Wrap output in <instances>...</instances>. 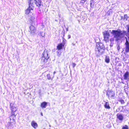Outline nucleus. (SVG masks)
<instances>
[{"label": "nucleus", "instance_id": "f257e3e1", "mask_svg": "<svg viewBox=\"0 0 129 129\" xmlns=\"http://www.w3.org/2000/svg\"><path fill=\"white\" fill-rule=\"evenodd\" d=\"M111 33L114 38H115V40L116 42L124 38L125 36L127 37L129 41V33L127 32L126 31L121 30L120 29H118L116 30H112Z\"/></svg>", "mask_w": 129, "mask_h": 129}, {"label": "nucleus", "instance_id": "f03ea898", "mask_svg": "<svg viewBox=\"0 0 129 129\" xmlns=\"http://www.w3.org/2000/svg\"><path fill=\"white\" fill-rule=\"evenodd\" d=\"M96 48L95 49V54L96 56H100L105 53V47L103 44L101 43L96 44Z\"/></svg>", "mask_w": 129, "mask_h": 129}, {"label": "nucleus", "instance_id": "7ed1b4c3", "mask_svg": "<svg viewBox=\"0 0 129 129\" xmlns=\"http://www.w3.org/2000/svg\"><path fill=\"white\" fill-rule=\"evenodd\" d=\"M50 56L48 54V52L46 49H45L42 53V59L41 60V63H44L46 62L47 60L49 57Z\"/></svg>", "mask_w": 129, "mask_h": 129}, {"label": "nucleus", "instance_id": "20e7f679", "mask_svg": "<svg viewBox=\"0 0 129 129\" xmlns=\"http://www.w3.org/2000/svg\"><path fill=\"white\" fill-rule=\"evenodd\" d=\"M111 30H105L103 32V34L104 36V40L106 42L108 41L109 40V37L110 36V32L112 34L111 32Z\"/></svg>", "mask_w": 129, "mask_h": 129}, {"label": "nucleus", "instance_id": "39448f33", "mask_svg": "<svg viewBox=\"0 0 129 129\" xmlns=\"http://www.w3.org/2000/svg\"><path fill=\"white\" fill-rule=\"evenodd\" d=\"M106 95L109 99H114L115 98V93L112 90H108L106 91Z\"/></svg>", "mask_w": 129, "mask_h": 129}, {"label": "nucleus", "instance_id": "423d86ee", "mask_svg": "<svg viewBox=\"0 0 129 129\" xmlns=\"http://www.w3.org/2000/svg\"><path fill=\"white\" fill-rule=\"evenodd\" d=\"M28 3L29 5V7L27 9L26 11V14H28L29 13H30V14L33 15V13L31 12H30V11L31 10H33V7L32 6V4L33 3V1L32 0H29L28 1Z\"/></svg>", "mask_w": 129, "mask_h": 129}, {"label": "nucleus", "instance_id": "0eeeda50", "mask_svg": "<svg viewBox=\"0 0 129 129\" xmlns=\"http://www.w3.org/2000/svg\"><path fill=\"white\" fill-rule=\"evenodd\" d=\"M10 107L12 111V113L13 114H14V112L17 110V107L14 103H10Z\"/></svg>", "mask_w": 129, "mask_h": 129}, {"label": "nucleus", "instance_id": "6e6552de", "mask_svg": "<svg viewBox=\"0 0 129 129\" xmlns=\"http://www.w3.org/2000/svg\"><path fill=\"white\" fill-rule=\"evenodd\" d=\"M116 118L119 121L122 122L124 119V115L122 114L118 113L116 115Z\"/></svg>", "mask_w": 129, "mask_h": 129}, {"label": "nucleus", "instance_id": "1a4fd4ad", "mask_svg": "<svg viewBox=\"0 0 129 129\" xmlns=\"http://www.w3.org/2000/svg\"><path fill=\"white\" fill-rule=\"evenodd\" d=\"M28 21L31 24H34L36 20L33 15L29 16Z\"/></svg>", "mask_w": 129, "mask_h": 129}, {"label": "nucleus", "instance_id": "9d476101", "mask_svg": "<svg viewBox=\"0 0 129 129\" xmlns=\"http://www.w3.org/2000/svg\"><path fill=\"white\" fill-rule=\"evenodd\" d=\"M36 31V29L35 27L33 26V24H31L30 26L29 27V31L31 34H33L35 33Z\"/></svg>", "mask_w": 129, "mask_h": 129}, {"label": "nucleus", "instance_id": "9b49d317", "mask_svg": "<svg viewBox=\"0 0 129 129\" xmlns=\"http://www.w3.org/2000/svg\"><path fill=\"white\" fill-rule=\"evenodd\" d=\"M15 115L14 114H12L10 117V122H13V123H15Z\"/></svg>", "mask_w": 129, "mask_h": 129}, {"label": "nucleus", "instance_id": "f8f14e48", "mask_svg": "<svg viewBox=\"0 0 129 129\" xmlns=\"http://www.w3.org/2000/svg\"><path fill=\"white\" fill-rule=\"evenodd\" d=\"M125 45V51L126 52H129V42L127 40H126Z\"/></svg>", "mask_w": 129, "mask_h": 129}, {"label": "nucleus", "instance_id": "ddd939ff", "mask_svg": "<svg viewBox=\"0 0 129 129\" xmlns=\"http://www.w3.org/2000/svg\"><path fill=\"white\" fill-rule=\"evenodd\" d=\"M123 79L124 80H128L129 79V72L127 71L123 75Z\"/></svg>", "mask_w": 129, "mask_h": 129}, {"label": "nucleus", "instance_id": "4468645a", "mask_svg": "<svg viewBox=\"0 0 129 129\" xmlns=\"http://www.w3.org/2000/svg\"><path fill=\"white\" fill-rule=\"evenodd\" d=\"M105 103L104 105V107L106 109H109L111 108L109 103L108 102L105 101Z\"/></svg>", "mask_w": 129, "mask_h": 129}, {"label": "nucleus", "instance_id": "2eb2a0df", "mask_svg": "<svg viewBox=\"0 0 129 129\" xmlns=\"http://www.w3.org/2000/svg\"><path fill=\"white\" fill-rule=\"evenodd\" d=\"M64 46L62 44V43H60L58 44L57 46V49L59 50H60L63 49Z\"/></svg>", "mask_w": 129, "mask_h": 129}, {"label": "nucleus", "instance_id": "dca6fc26", "mask_svg": "<svg viewBox=\"0 0 129 129\" xmlns=\"http://www.w3.org/2000/svg\"><path fill=\"white\" fill-rule=\"evenodd\" d=\"M48 103V102L45 101L42 102L41 103V107L42 108H46L47 106Z\"/></svg>", "mask_w": 129, "mask_h": 129}, {"label": "nucleus", "instance_id": "f3484780", "mask_svg": "<svg viewBox=\"0 0 129 129\" xmlns=\"http://www.w3.org/2000/svg\"><path fill=\"white\" fill-rule=\"evenodd\" d=\"M31 124L32 126L35 128H36L37 127V123L34 121H33L31 122Z\"/></svg>", "mask_w": 129, "mask_h": 129}, {"label": "nucleus", "instance_id": "a211bd4d", "mask_svg": "<svg viewBox=\"0 0 129 129\" xmlns=\"http://www.w3.org/2000/svg\"><path fill=\"white\" fill-rule=\"evenodd\" d=\"M46 77L48 80H52L54 78V76L53 75L52 76V75H50V74H48L47 75Z\"/></svg>", "mask_w": 129, "mask_h": 129}, {"label": "nucleus", "instance_id": "6ab92c4d", "mask_svg": "<svg viewBox=\"0 0 129 129\" xmlns=\"http://www.w3.org/2000/svg\"><path fill=\"white\" fill-rule=\"evenodd\" d=\"M105 62L107 63H109L110 62L109 57L107 55H105Z\"/></svg>", "mask_w": 129, "mask_h": 129}, {"label": "nucleus", "instance_id": "aec40b11", "mask_svg": "<svg viewBox=\"0 0 129 129\" xmlns=\"http://www.w3.org/2000/svg\"><path fill=\"white\" fill-rule=\"evenodd\" d=\"M123 109V107L122 106H119L118 108L116 109V112H118L120 111V112H121L123 111L122 110Z\"/></svg>", "mask_w": 129, "mask_h": 129}, {"label": "nucleus", "instance_id": "412c9836", "mask_svg": "<svg viewBox=\"0 0 129 129\" xmlns=\"http://www.w3.org/2000/svg\"><path fill=\"white\" fill-rule=\"evenodd\" d=\"M35 3L37 6L39 7L40 5V0H34Z\"/></svg>", "mask_w": 129, "mask_h": 129}, {"label": "nucleus", "instance_id": "4be33fe9", "mask_svg": "<svg viewBox=\"0 0 129 129\" xmlns=\"http://www.w3.org/2000/svg\"><path fill=\"white\" fill-rule=\"evenodd\" d=\"M94 2L93 0H91L90 1V5L91 8H93L94 4Z\"/></svg>", "mask_w": 129, "mask_h": 129}, {"label": "nucleus", "instance_id": "5701e85b", "mask_svg": "<svg viewBox=\"0 0 129 129\" xmlns=\"http://www.w3.org/2000/svg\"><path fill=\"white\" fill-rule=\"evenodd\" d=\"M118 101L119 102H120L121 104H124L125 103L124 100L122 99H119Z\"/></svg>", "mask_w": 129, "mask_h": 129}, {"label": "nucleus", "instance_id": "b1692460", "mask_svg": "<svg viewBox=\"0 0 129 129\" xmlns=\"http://www.w3.org/2000/svg\"><path fill=\"white\" fill-rule=\"evenodd\" d=\"M122 129H129V128L128 125H124L122 126Z\"/></svg>", "mask_w": 129, "mask_h": 129}, {"label": "nucleus", "instance_id": "393cba45", "mask_svg": "<svg viewBox=\"0 0 129 129\" xmlns=\"http://www.w3.org/2000/svg\"><path fill=\"white\" fill-rule=\"evenodd\" d=\"M15 124V123H13V122H10L9 124V126H10L11 127L13 128V127L14 125Z\"/></svg>", "mask_w": 129, "mask_h": 129}, {"label": "nucleus", "instance_id": "a878e982", "mask_svg": "<svg viewBox=\"0 0 129 129\" xmlns=\"http://www.w3.org/2000/svg\"><path fill=\"white\" fill-rule=\"evenodd\" d=\"M127 15L126 14H125L124 16V20L125 19V20H127V18H128Z\"/></svg>", "mask_w": 129, "mask_h": 129}, {"label": "nucleus", "instance_id": "bb28decb", "mask_svg": "<svg viewBox=\"0 0 129 129\" xmlns=\"http://www.w3.org/2000/svg\"><path fill=\"white\" fill-rule=\"evenodd\" d=\"M128 86H124V90L125 91L126 93H127V92H128L127 91V88L128 87Z\"/></svg>", "mask_w": 129, "mask_h": 129}, {"label": "nucleus", "instance_id": "cd10ccee", "mask_svg": "<svg viewBox=\"0 0 129 129\" xmlns=\"http://www.w3.org/2000/svg\"><path fill=\"white\" fill-rule=\"evenodd\" d=\"M114 38H111L110 39V42H112V43H113V42L114 41Z\"/></svg>", "mask_w": 129, "mask_h": 129}, {"label": "nucleus", "instance_id": "c85d7f7f", "mask_svg": "<svg viewBox=\"0 0 129 129\" xmlns=\"http://www.w3.org/2000/svg\"><path fill=\"white\" fill-rule=\"evenodd\" d=\"M76 64L75 63L73 62L72 63V66L73 68L74 69L75 67L76 66Z\"/></svg>", "mask_w": 129, "mask_h": 129}, {"label": "nucleus", "instance_id": "c756f323", "mask_svg": "<svg viewBox=\"0 0 129 129\" xmlns=\"http://www.w3.org/2000/svg\"><path fill=\"white\" fill-rule=\"evenodd\" d=\"M127 32L129 33V24L126 25Z\"/></svg>", "mask_w": 129, "mask_h": 129}, {"label": "nucleus", "instance_id": "7c9ffc66", "mask_svg": "<svg viewBox=\"0 0 129 129\" xmlns=\"http://www.w3.org/2000/svg\"><path fill=\"white\" fill-rule=\"evenodd\" d=\"M45 36V33H44L43 32H41V36L43 37H44Z\"/></svg>", "mask_w": 129, "mask_h": 129}, {"label": "nucleus", "instance_id": "2f4dec72", "mask_svg": "<svg viewBox=\"0 0 129 129\" xmlns=\"http://www.w3.org/2000/svg\"><path fill=\"white\" fill-rule=\"evenodd\" d=\"M87 0H81L80 3H81L83 4Z\"/></svg>", "mask_w": 129, "mask_h": 129}, {"label": "nucleus", "instance_id": "473e14b6", "mask_svg": "<svg viewBox=\"0 0 129 129\" xmlns=\"http://www.w3.org/2000/svg\"><path fill=\"white\" fill-rule=\"evenodd\" d=\"M120 48V46L119 45H118L117 47V49L118 51H119V50Z\"/></svg>", "mask_w": 129, "mask_h": 129}, {"label": "nucleus", "instance_id": "72a5a7b5", "mask_svg": "<svg viewBox=\"0 0 129 129\" xmlns=\"http://www.w3.org/2000/svg\"><path fill=\"white\" fill-rule=\"evenodd\" d=\"M66 41H62V43H62L63 45L64 46L66 44Z\"/></svg>", "mask_w": 129, "mask_h": 129}, {"label": "nucleus", "instance_id": "f704fd0d", "mask_svg": "<svg viewBox=\"0 0 129 129\" xmlns=\"http://www.w3.org/2000/svg\"><path fill=\"white\" fill-rule=\"evenodd\" d=\"M113 43L110 42V47H111L112 46H113Z\"/></svg>", "mask_w": 129, "mask_h": 129}, {"label": "nucleus", "instance_id": "c9c22d12", "mask_svg": "<svg viewBox=\"0 0 129 129\" xmlns=\"http://www.w3.org/2000/svg\"><path fill=\"white\" fill-rule=\"evenodd\" d=\"M63 33V37H64V35H64V34H65L64 30V29H63V31H62V33Z\"/></svg>", "mask_w": 129, "mask_h": 129}, {"label": "nucleus", "instance_id": "e433bc0d", "mask_svg": "<svg viewBox=\"0 0 129 129\" xmlns=\"http://www.w3.org/2000/svg\"><path fill=\"white\" fill-rule=\"evenodd\" d=\"M121 20H122V19H123L124 20V16H121Z\"/></svg>", "mask_w": 129, "mask_h": 129}, {"label": "nucleus", "instance_id": "4c0bfd02", "mask_svg": "<svg viewBox=\"0 0 129 129\" xmlns=\"http://www.w3.org/2000/svg\"><path fill=\"white\" fill-rule=\"evenodd\" d=\"M123 60L124 61H125L126 60V59L125 57H123Z\"/></svg>", "mask_w": 129, "mask_h": 129}, {"label": "nucleus", "instance_id": "58836bf2", "mask_svg": "<svg viewBox=\"0 0 129 129\" xmlns=\"http://www.w3.org/2000/svg\"><path fill=\"white\" fill-rule=\"evenodd\" d=\"M71 38V36L70 35H68V39H70Z\"/></svg>", "mask_w": 129, "mask_h": 129}, {"label": "nucleus", "instance_id": "ea45409f", "mask_svg": "<svg viewBox=\"0 0 129 129\" xmlns=\"http://www.w3.org/2000/svg\"><path fill=\"white\" fill-rule=\"evenodd\" d=\"M66 41V40L63 37H62V41Z\"/></svg>", "mask_w": 129, "mask_h": 129}, {"label": "nucleus", "instance_id": "a19ab883", "mask_svg": "<svg viewBox=\"0 0 129 129\" xmlns=\"http://www.w3.org/2000/svg\"><path fill=\"white\" fill-rule=\"evenodd\" d=\"M56 73V72L55 71H54L53 72V75H54V74Z\"/></svg>", "mask_w": 129, "mask_h": 129}, {"label": "nucleus", "instance_id": "79ce46f5", "mask_svg": "<svg viewBox=\"0 0 129 129\" xmlns=\"http://www.w3.org/2000/svg\"><path fill=\"white\" fill-rule=\"evenodd\" d=\"M66 30L67 31H68V28H66Z\"/></svg>", "mask_w": 129, "mask_h": 129}, {"label": "nucleus", "instance_id": "37998d69", "mask_svg": "<svg viewBox=\"0 0 129 129\" xmlns=\"http://www.w3.org/2000/svg\"><path fill=\"white\" fill-rule=\"evenodd\" d=\"M41 115L42 116H43V113L42 112H41Z\"/></svg>", "mask_w": 129, "mask_h": 129}, {"label": "nucleus", "instance_id": "c03bdc74", "mask_svg": "<svg viewBox=\"0 0 129 129\" xmlns=\"http://www.w3.org/2000/svg\"><path fill=\"white\" fill-rule=\"evenodd\" d=\"M111 9H110V10H109V11L108 12H110V11H111Z\"/></svg>", "mask_w": 129, "mask_h": 129}, {"label": "nucleus", "instance_id": "a18cd8bd", "mask_svg": "<svg viewBox=\"0 0 129 129\" xmlns=\"http://www.w3.org/2000/svg\"><path fill=\"white\" fill-rule=\"evenodd\" d=\"M121 83H123V84H124V82H123V81H122L121 82Z\"/></svg>", "mask_w": 129, "mask_h": 129}, {"label": "nucleus", "instance_id": "49530a36", "mask_svg": "<svg viewBox=\"0 0 129 129\" xmlns=\"http://www.w3.org/2000/svg\"><path fill=\"white\" fill-rule=\"evenodd\" d=\"M125 38L126 39V40H127V37H125Z\"/></svg>", "mask_w": 129, "mask_h": 129}, {"label": "nucleus", "instance_id": "de8ad7c7", "mask_svg": "<svg viewBox=\"0 0 129 129\" xmlns=\"http://www.w3.org/2000/svg\"><path fill=\"white\" fill-rule=\"evenodd\" d=\"M73 46H74L75 45V44H74V43H73Z\"/></svg>", "mask_w": 129, "mask_h": 129}, {"label": "nucleus", "instance_id": "09e8293b", "mask_svg": "<svg viewBox=\"0 0 129 129\" xmlns=\"http://www.w3.org/2000/svg\"><path fill=\"white\" fill-rule=\"evenodd\" d=\"M44 26H43V25H42V28H43L44 27Z\"/></svg>", "mask_w": 129, "mask_h": 129}, {"label": "nucleus", "instance_id": "8fccbe9b", "mask_svg": "<svg viewBox=\"0 0 129 129\" xmlns=\"http://www.w3.org/2000/svg\"><path fill=\"white\" fill-rule=\"evenodd\" d=\"M58 15H59V17H60V14H59Z\"/></svg>", "mask_w": 129, "mask_h": 129}, {"label": "nucleus", "instance_id": "3c124183", "mask_svg": "<svg viewBox=\"0 0 129 129\" xmlns=\"http://www.w3.org/2000/svg\"><path fill=\"white\" fill-rule=\"evenodd\" d=\"M128 126H129V122H128Z\"/></svg>", "mask_w": 129, "mask_h": 129}, {"label": "nucleus", "instance_id": "603ef678", "mask_svg": "<svg viewBox=\"0 0 129 129\" xmlns=\"http://www.w3.org/2000/svg\"><path fill=\"white\" fill-rule=\"evenodd\" d=\"M41 6L42 5V4H41Z\"/></svg>", "mask_w": 129, "mask_h": 129}, {"label": "nucleus", "instance_id": "864d4df0", "mask_svg": "<svg viewBox=\"0 0 129 129\" xmlns=\"http://www.w3.org/2000/svg\"><path fill=\"white\" fill-rule=\"evenodd\" d=\"M55 20L56 21H57V20Z\"/></svg>", "mask_w": 129, "mask_h": 129}, {"label": "nucleus", "instance_id": "5fc2aeb1", "mask_svg": "<svg viewBox=\"0 0 129 129\" xmlns=\"http://www.w3.org/2000/svg\"><path fill=\"white\" fill-rule=\"evenodd\" d=\"M117 58H116V59H117Z\"/></svg>", "mask_w": 129, "mask_h": 129}]
</instances>
